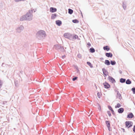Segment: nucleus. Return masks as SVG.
I'll return each mask as SVG.
<instances>
[{
    "mask_svg": "<svg viewBox=\"0 0 135 135\" xmlns=\"http://www.w3.org/2000/svg\"><path fill=\"white\" fill-rule=\"evenodd\" d=\"M72 34L69 33H65L64 35V36L65 38L71 40H72Z\"/></svg>",
    "mask_w": 135,
    "mask_h": 135,
    "instance_id": "obj_4",
    "label": "nucleus"
},
{
    "mask_svg": "<svg viewBox=\"0 0 135 135\" xmlns=\"http://www.w3.org/2000/svg\"><path fill=\"white\" fill-rule=\"evenodd\" d=\"M131 83V81L129 79H128L126 81V83L127 84H130Z\"/></svg>",
    "mask_w": 135,
    "mask_h": 135,
    "instance_id": "obj_24",
    "label": "nucleus"
},
{
    "mask_svg": "<svg viewBox=\"0 0 135 135\" xmlns=\"http://www.w3.org/2000/svg\"><path fill=\"white\" fill-rule=\"evenodd\" d=\"M125 124L126 127L128 128H129L132 126L133 123L131 121H127L125 122Z\"/></svg>",
    "mask_w": 135,
    "mask_h": 135,
    "instance_id": "obj_5",
    "label": "nucleus"
},
{
    "mask_svg": "<svg viewBox=\"0 0 135 135\" xmlns=\"http://www.w3.org/2000/svg\"><path fill=\"white\" fill-rule=\"evenodd\" d=\"M7 103V102L6 101H4L3 102V104H5Z\"/></svg>",
    "mask_w": 135,
    "mask_h": 135,
    "instance_id": "obj_43",
    "label": "nucleus"
},
{
    "mask_svg": "<svg viewBox=\"0 0 135 135\" xmlns=\"http://www.w3.org/2000/svg\"><path fill=\"white\" fill-rule=\"evenodd\" d=\"M103 84L105 88L108 89L110 87V85L108 83L105 82L103 83Z\"/></svg>",
    "mask_w": 135,
    "mask_h": 135,
    "instance_id": "obj_9",
    "label": "nucleus"
},
{
    "mask_svg": "<svg viewBox=\"0 0 135 135\" xmlns=\"http://www.w3.org/2000/svg\"><path fill=\"white\" fill-rule=\"evenodd\" d=\"M97 96L99 98H100V97H101V93L99 92H98L97 94Z\"/></svg>",
    "mask_w": 135,
    "mask_h": 135,
    "instance_id": "obj_36",
    "label": "nucleus"
},
{
    "mask_svg": "<svg viewBox=\"0 0 135 135\" xmlns=\"http://www.w3.org/2000/svg\"><path fill=\"white\" fill-rule=\"evenodd\" d=\"M122 7L124 10H125L127 7V3L126 2H122Z\"/></svg>",
    "mask_w": 135,
    "mask_h": 135,
    "instance_id": "obj_15",
    "label": "nucleus"
},
{
    "mask_svg": "<svg viewBox=\"0 0 135 135\" xmlns=\"http://www.w3.org/2000/svg\"><path fill=\"white\" fill-rule=\"evenodd\" d=\"M77 56L78 58H79L80 59H81L82 58L81 55L80 53H79L78 54Z\"/></svg>",
    "mask_w": 135,
    "mask_h": 135,
    "instance_id": "obj_34",
    "label": "nucleus"
},
{
    "mask_svg": "<svg viewBox=\"0 0 135 135\" xmlns=\"http://www.w3.org/2000/svg\"><path fill=\"white\" fill-rule=\"evenodd\" d=\"M5 65L6 67H7V66H8L9 67H10V66L9 65H8V64H5Z\"/></svg>",
    "mask_w": 135,
    "mask_h": 135,
    "instance_id": "obj_46",
    "label": "nucleus"
},
{
    "mask_svg": "<svg viewBox=\"0 0 135 135\" xmlns=\"http://www.w3.org/2000/svg\"><path fill=\"white\" fill-rule=\"evenodd\" d=\"M100 59L101 60H103V58L102 57L100 58Z\"/></svg>",
    "mask_w": 135,
    "mask_h": 135,
    "instance_id": "obj_52",
    "label": "nucleus"
},
{
    "mask_svg": "<svg viewBox=\"0 0 135 135\" xmlns=\"http://www.w3.org/2000/svg\"><path fill=\"white\" fill-rule=\"evenodd\" d=\"M89 51L92 53H94L95 51V49L93 47H91L89 49Z\"/></svg>",
    "mask_w": 135,
    "mask_h": 135,
    "instance_id": "obj_25",
    "label": "nucleus"
},
{
    "mask_svg": "<svg viewBox=\"0 0 135 135\" xmlns=\"http://www.w3.org/2000/svg\"><path fill=\"white\" fill-rule=\"evenodd\" d=\"M107 113L109 116L110 117L111 116V114L110 111H108Z\"/></svg>",
    "mask_w": 135,
    "mask_h": 135,
    "instance_id": "obj_38",
    "label": "nucleus"
},
{
    "mask_svg": "<svg viewBox=\"0 0 135 135\" xmlns=\"http://www.w3.org/2000/svg\"><path fill=\"white\" fill-rule=\"evenodd\" d=\"M108 78L109 80L112 83H113L116 82L115 80L113 77L109 76Z\"/></svg>",
    "mask_w": 135,
    "mask_h": 135,
    "instance_id": "obj_8",
    "label": "nucleus"
},
{
    "mask_svg": "<svg viewBox=\"0 0 135 135\" xmlns=\"http://www.w3.org/2000/svg\"><path fill=\"white\" fill-rule=\"evenodd\" d=\"M20 20L21 21H22L24 20H26V17L25 15H23L21 17Z\"/></svg>",
    "mask_w": 135,
    "mask_h": 135,
    "instance_id": "obj_14",
    "label": "nucleus"
},
{
    "mask_svg": "<svg viewBox=\"0 0 135 135\" xmlns=\"http://www.w3.org/2000/svg\"><path fill=\"white\" fill-rule=\"evenodd\" d=\"M87 45L89 46H90L91 45V44L90 43V42H88V43H87Z\"/></svg>",
    "mask_w": 135,
    "mask_h": 135,
    "instance_id": "obj_42",
    "label": "nucleus"
},
{
    "mask_svg": "<svg viewBox=\"0 0 135 135\" xmlns=\"http://www.w3.org/2000/svg\"><path fill=\"white\" fill-rule=\"evenodd\" d=\"M57 15L56 13L52 14L51 16V18L52 19H54L57 16Z\"/></svg>",
    "mask_w": 135,
    "mask_h": 135,
    "instance_id": "obj_22",
    "label": "nucleus"
},
{
    "mask_svg": "<svg viewBox=\"0 0 135 135\" xmlns=\"http://www.w3.org/2000/svg\"><path fill=\"white\" fill-rule=\"evenodd\" d=\"M133 131L135 133V125H134L133 126Z\"/></svg>",
    "mask_w": 135,
    "mask_h": 135,
    "instance_id": "obj_39",
    "label": "nucleus"
},
{
    "mask_svg": "<svg viewBox=\"0 0 135 135\" xmlns=\"http://www.w3.org/2000/svg\"><path fill=\"white\" fill-rule=\"evenodd\" d=\"M77 73H79V70L78 68L77 69Z\"/></svg>",
    "mask_w": 135,
    "mask_h": 135,
    "instance_id": "obj_47",
    "label": "nucleus"
},
{
    "mask_svg": "<svg viewBox=\"0 0 135 135\" xmlns=\"http://www.w3.org/2000/svg\"><path fill=\"white\" fill-rule=\"evenodd\" d=\"M80 12H81V16H82V17H83V16L82 13L81 12V11H80Z\"/></svg>",
    "mask_w": 135,
    "mask_h": 135,
    "instance_id": "obj_51",
    "label": "nucleus"
},
{
    "mask_svg": "<svg viewBox=\"0 0 135 135\" xmlns=\"http://www.w3.org/2000/svg\"><path fill=\"white\" fill-rule=\"evenodd\" d=\"M121 105L119 103H118L117 104V105L115 106V108H119L121 107Z\"/></svg>",
    "mask_w": 135,
    "mask_h": 135,
    "instance_id": "obj_32",
    "label": "nucleus"
},
{
    "mask_svg": "<svg viewBox=\"0 0 135 135\" xmlns=\"http://www.w3.org/2000/svg\"><path fill=\"white\" fill-rule=\"evenodd\" d=\"M134 117V115L132 113H130L127 115V117L128 118H132Z\"/></svg>",
    "mask_w": 135,
    "mask_h": 135,
    "instance_id": "obj_13",
    "label": "nucleus"
},
{
    "mask_svg": "<svg viewBox=\"0 0 135 135\" xmlns=\"http://www.w3.org/2000/svg\"><path fill=\"white\" fill-rule=\"evenodd\" d=\"M23 73V72L22 71H20V73L21 74H22Z\"/></svg>",
    "mask_w": 135,
    "mask_h": 135,
    "instance_id": "obj_48",
    "label": "nucleus"
},
{
    "mask_svg": "<svg viewBox=\"0 0 135 135\" xmlns=\"http://www.w3.org/2000/svg\"><path fill=\"white\" fill-rule=\"evenodd\" d=\"M119 72L120 74H121L122 73V71L120 70H119Z\"/></svg>",
    "mask_w": 135,
    "mask_h": 135,
    "instance_id": "obj_45",
    "label": "nucleus"
},
{
    "mask_svg": "<svg viewBox=\"0 0 135 135\" xmlns=\"http://www.w3.org/2000/svg\"><path fill=\"white\" fill-rule=\"evenodd\" d=\"M126 81V79H125L121 78L120 79L119 81L122 83H124Z\"/></svg>",
    "mask_w": 135,
    "mask_h": 135,
    "instance_id": "obj_23",
    "label": "nucleus"
},
{
    "mask_svg": "<svg viewBox=\"0 0 135 135\" xmlns=\"http://www.w3.org/2000/svg\"><path fill=\"white\" fill-rule=\"evenodd\" d=\"M102 70L104 74H108V73L107 71V70L104 68H103L102 69Z\"/></svg>",
    "mask_w": 135,
    "mask_h": 135,
    "instance_id": "obj_19",
    "label": "nucleus"
},
{
    "mask_svg": "<svg viewBox=\"0 0 135 135\" xmlns=\"http://www.w3.org/2000/svg\"><path fill=\"white\" fill-rule=\"evenodd\" d=\"M56 24L58 26H60L62 23V22L60 20H57L55 21Z\"/></svg>",
    "mask_w": 135,
    "mask_h": 135,
    "instance_id": "obj_11",
    "label": "nucleus"
},
{
    "mask_svg": "<svg viewBox=\"0 0 135 135\" xmlns=\"http://www.w3.org/2000/svg\"><path fill=\"white\" fill-rule=\"evenodd\" d=\"M121 129L124 132H125V129L124 128H122Z\"/></svg>",
    "mask_w": 135,
    "mask_h": 135,
    "instance_id": "obj_44",
    "label": "nucleus"
},
{
    "mask_svg": "<svg viewBox=\"0 0 135 135\" xmlns=\"http://www.w3.org/2000/svg\"><path fill=\"white\" fill-rule=\"evenodd\" d=\"M124 109L123 108H121L118 110V112L119 113H122L123 112Z\"/></svg>",
    "mask_w": 135,
    "mask_h": 135,
    "instance_id": "obj_17",
    "label": "nucleus"
},
{
    "mask_svg": "<svg viewBox=\"0 0 135 135\" xmlns=\"http://www.w3.org/2000/svg\"><path fill=\"white\" fill-rule=\"evenodd\" d=\"M18 81L17 80H15V85L16 87H17L18 86Z\"/></svg>",
    "mask_w": 135,
    "mask_h": 135,
    "instance_id": "obj_31",
    "label": "nucleus"
},
{
    "mask_svg": "<svg viewBox=\"0 0 135 135\" xmlns=\"http://www.w3.org/2000/svg\"><path fill=\"white\" fill-rule=\"evenodd\" d=\"M96 88H97V86H96Z\"/></svg>",
    "mask_w": 135,
    "mask_h": 135,
    "instance_id": "obj_53",
    "label": "nucleus"
},
{
    "mask_svg": "<svg viewBox=\"0 0 135 135\" xmlns=\"http://www.w3.org/2000/svg\"><path fill=\"white\" fill-rule=\"evenodd\" d=\"M57 9L56 8L53 7H50V11L52 13H53L56 12Z\"/></svg>",
    "mask_w": 135,
    "mask_h": 135,
    "instance_id": "obj_10",
    "label": "nucleus"
},
{
    "mask_svg": "<svg viewBox=\"0 0 135 135\" xmlns=\"http://www.w3.org/2000/svg\"><path fill=\"white\" fill-rule=\"evenodd\" d=\"M105 123L106 124V125L107 127H108V126H110V122L109 121H105Z\"/></svg>",
    "mask_w": 135,
    "mask_h": 135,
    "instance_id": "obj_29",
    "label": "nucleus"
},
{
    "mask_svg": "<svg viewBox=\"0 0 135 135\" xmlns=\"http://www.w3.org/2000/svg\"><path fill=\"white\" fill-rule=\"evenodd\" d=\"M108 128V130L109 131H110V126H108V127H107Z\"/></svg>",
    "mask_w": 135,
    "mask_h": 135,
    "instance_id": "obj_40",
    "label": "nucleus"
},
{
    "mask_svg": "<svg viewBox=\"0 0 135 135\" xmlns=\"http://www.w3.org/2000/svg\"><path fill=\"white\" fill-rule=\"evenodd\" d=\"M72 40H75L78 38V36L76 35H74L73 36V34L72 35Z\"/></svg>",
    "mask_w": 135,
    "mask_h": 135,
    "instance_id": "obj_18",
    "label": "nucleus"
},
{
    "mask_svg": "<svg viewBox=\"0 0 135 135\" xmlns=\"http://www.w3.org/2000/svg\"><path fill=\"white\" fill-rule=\"evenodd\" d=\"M68 13L69 14H70L71 15L73 13V11L72 9L70 8H69L68 9Z\"/></svg>",
    "mask_w": 135,
    "mask_h": 135,
    "instance_id": "obj_26",
    "label": "nucleus"
},
{
    "mask_svg": "<svg viewBox=\"0 0 135 135\" xmlns=\"http://www.w3.org/2000/svg\"><path fill=\"white\" fill-rule=\"evenodd\" d=\"M54 47L56 50H59L62 52L65 51L63 47L59 44H56L54 45Z\"/></svg>",
    "mask_w": 135,
    "mask_h": 135,
    "instance_id": "obj_3",
    "label": "nucleus"
},
{
    "mask_svg": "<svg viewBox=\"0 0 135 135\" xmlns=\"http://www.w3.org/2000/svg\"><path fill=\"white\" fill-rule=\"evenodd\" d=\"M46 35L45 31L43 30H41L37 32L36 36L38 40H42L45 38Z\"/></svg>",
    "mask_w": 135,
    "mask_h": 135,
    "instance_id": "obj_1",
    "label": "nucleus"
},
{
    "mask_svg": "<svg viewBox=\"0 0 135 135\" xmlns=\"http://www.w3.org/2000/svg\"><path fill=\"white\" fill-rule=\"evenodd\" d=\"M24 28L23 27L22 25L20 26L19 27H18L17 29V32L18 33L21 32Z\"/></svg>",
    "mask_w": 135,
    "mask_h": 135,
    "instance_id": "obj_7",
    "label": "nucleus"
},
{
    "mask_svg": "<svg viewBox=\"0 0 135 135\" xmlns=\"http://www.w3.org/2000/svg\"><path fill=\"white\" fill-rule=\"evenodd\" d=\"M4 63H3L2 64V66H4Z\"/></svg>",
    "mask_w": 135,
    "mask_h": 135,
    "instance_id": "obj_50",
    "label": "nucleus"
},
{
    "mask_svg": "<svg viewBox=\"0 0 135 135\" xmlns=\"http://www.w3.org/2000/svg\"><path fill=\"white\" fill-rule=\"evenodd\" d=\"M66 57V56L65 55H64L63 56H62V58L63 59H64Z\"/></svg>",
    "mask_w": 135,
    "mask_h": 135,
    "instance_id": "obj_41",
    "label": "nucleus"
},
{
    "mask_svg": "<svg viewBox=\"0 0 135 135\" xmlns=\"http://www.w3.org/2000/svg\"><path fill=\"white\" fill-rule=\"evenodd\" d=\"M72 22L74 23H77L79 22V21L77 19H74L72 20Z\"/></svg>",
    "mask_w": 135,
    "mask_h": 135,
    "instance_id": "obj_30",
    "label": "nucleus"
},
{
    "mask_svg": "<svg viewBox=\"0 0 135 135\" xmlns=\"http://www.w3.org/2000/svg\"><path fill=\"white\" fill-rule=\"evenodd\" d=\"M87 64L91 68H93V66L90 62L88 61L87 62Z\"/></svg>",
    "mask_w": 135,
    "mask_h": 135,
    "instance_id": "obj_27",
    "label": "nucleus"
},
{
    "mask_svg": "<svg viewBox=\"0 0 135 135\" xmlns=\"http://www.w3.org/2000/svg\"><path fill=\"white\" fill-rule=\"evenodd\" d=\"M108 108L111 111L112 114L114 115L115 114L114 112L111 107L110 105H108Z\"/></svg>",
    "mask_w": 135,
    "mask_h": 135,
    "instance_id": "obj_16",
    "label": "nucleus"
},
{
    "mask_svg": "<svg viewBox=\"0 0 135 135\" xmlns=\"http://www.w3.org/2000/svg\"><path fill=\"white\" fill-rule=\"evenodd\" d=\"M110 63L112 65H114L116 64V62L114 60H111Z\"/></svg>",
    "mask_w": 135,
    "mask_h": 135,
    "instance_id": "obj_28",
    "label": "nucleus"
},
{
    "mask_svg": "<svg viewBox=\"0 0 135 135\" xmlns=\"http://www.w3.org/2000/svg\"><path fill=\"white\" fill-rule=\"evenodd\" d=\"M108 74H104V76L105 77H106V76H107V75H108Z\"/></svg>",
    "mask_w": 135,
    "mask_h": 135,
    "instance_id": "obj_49",
    "label": "nucleus"
},
{
    "mask_svg": "<svg viewBox=\"0 0 135 135\" xmlns=\"http://www.w3.org/2000/svg\"><path fill=\"white\" fill-rule=\"evenodd\" d=\"M133 94H135V87H133L131 89Z\"/></svg>",
    "mask_w": 135,
    "mask_h": 135,
    "instance_id": "obj_33",
    "label": "nucleus"
},
{
    "mask_svg": "<svg viewBox=\"0 0 135 135\" xmlns=\"http://www.w3.org/2000/svg\"><path fill=\"white\" fill-rule=\"evenodd\" d=\"M115 91L117 92V98H118L120 100L122 98L120 94L119 93V91L117 90H115Z\"/></svg>",
    "mask_w": 135,
    "mask_h": 135,
    "instance_id": "obj_6",
    "label": "nucleus"
},
{
    "mask_svg": "<svg viewBox=\"0 0 135 135\" xmlns=\"http://www.w3.org/2000/svg\"><path fill=\"white\" fill-rule=\"evenodd\" d=\"M105 56L108 57H112L113 56V54L111 52L106 53Z\"/></svg>",
    "mask_w": 135,
    "mask_h": 135,
    "instance_id": "obj_12",
    "label": "nucleus"
},
{
    "mask_svg": "<svg viewBox=\"0 0 135 135\" xmlns=\"http://www.w3.org/2000/svg\"><path fill=\"white\" fill-rule=\"evenodd\" d=\"M105 64L107 65H110V63L109 61L107 60H106L104 62Z\"/></svg>",
    "mask_w": 135,
    "mask_h": 135,
    "instance_id": "obj_20",
    "label": "nucleus"
},
{
    "mask_svg": "<svg viewBox=\"0 0 135 135\" xmlns=\"http://www.w3.org/2000/svg\"><path fill=\"white\" fill-rule=\"evenodd\" d=\"M78 78L77 77L75 76V77L73 78L72 79V80L73 81H75V80H76Z\"/></svg>",
    "mask_w": 135,
    "mask_h": 135,
    "instance_id": "obj_37",
    "label": "nucleus"
},
{
    "mask_svg": "<svg viewBox=\"0 0 135 135\" xmlns=\"http://www.w3.org/2000/svg\"><path fill=\"white\" fill-rule=\"evenodd\" d=\"M103 49L104 50H106L107 51H108L109 50L110 48L108 46H106L103 47Z\"/></svg>",
    "mask_w": 135,
    "mask_h": 135,
    "instance_id": "obj_21",
    "label": "nucleus"
},
{
    "mask_svg": "<svg viewBox=\"0 0 135 135\" xmlns=\"http://www.w3.org/2000/svg\"><path fill=\"white\" fill-rule=\"evenodd\" d=\"M3 84V81L2 80H0V88H1Z\"/></svg>",
    "mask_w": 135,
    "mask_h": 135,
    "instance_id": "obj_35",
    "label": "nucleus"
},
{
    "mask_svg": "<svg viewBox=\"0 0 135 135\" xmlns=\"http://www.w3.org/2000/svg\"><path fill=\"white\" fill-rule=\"evenodd\" d=\"M32 13L33 10H29L25 15L26 17V20L31 21L32 19Z\"/></svg>",
    "mask_w": 135,
    "mask_h": 135,
    "instance_id": "obj_2",
    "label": "nucleus"
}]
</instances>
